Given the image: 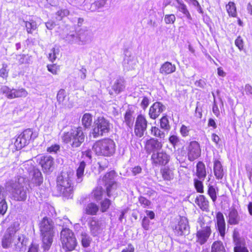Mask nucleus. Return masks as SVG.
I'll return each instance as SVG.
<instances>
[{
  "label": "nucleus",
  "mask_w": 252,
  "mask_h": 252,
  "mask_svg": "<svg viewBox=\"0 0 252 252\" xmlns=\"http://www.w3.org/2000/svg\"><path fill=\"white\" fill-rule=\"evenodd\" d=\"M218 189L214 186L209 184L207 186V194L209 195L212 202L215 203L217 200V193Z\"/></svg>",
  "instance_id": "7c9ffc66"
},
{
  "label": "nucleus",
  "mask_w": 252,
  "mask_h": 252,
  "mask_svg": "<svg viewBox=\"0 0 252 252\" xmlns=\"http://www.w3.org/2000/svg\"><path fill=\"white\" fill-rule=\"evenodd\" d=\"M123 85L122 83L119 81L116 82L113 86V90L116 93H119L123 90Z\"/></svg>",
  "instance_id": "052dcab7"
},
{
  "label": "nucleus",
  "mask_w": 252,
  "mask_h": 252,
  "mask_svg": "<svg viewBox=\"0 0 252 252\" xmlns=\"http://www.w3.org/2000/svg\"><path fill=\"white\" fill-rule=\"evenodd\" d=\"M235 45L240 50L244 49V41L241 36H239L235 40Z\"/></svg>",
  "instance_id": "4d7b16f0"
},
{
  "label": "nucleus",
  "mask_w": 252,
  "mask_h": 252,
  "mask_svg": "<svg viewBox=\"0 0 252 252\" xmlns=\"http://www.w3.org/2000/svg\"><path fill=\"white\" fill-rule=\"evenodd\" d=\"M151 222L147 217L144 216L141 221V226L145 230H149L150 229Z\"/></svg>",
  "instance_id": "603ef678"
},
{
  "label": "nucleus",
  "mask_w": 252,
  "mask_h": 252,
  "mask_svg": "<svg viewBox=\"0 0 252 252\" xmlns=\"http://www.w3.org/2000/svg\"><path fill=\"white\" fill-rule=\"evenodd\" d=\"M189 226L188 221L185 218L181 217L178 223L173 227L174 235L177 237L187 234L189 232Z\"/></svg>",
  "instance_id": "ddd939ff"
},
{
  "label": "nucleus",
  "mask_w": 252,
  "mask_h": 252,
  "mask_svg": "<svg viewBox=\"0 0 252 252\" xmlns=\"http://www.w3.org/2000/svg\"><path fill=\"white\" fill-rule=\"evenodd\" d=\"M99 207L94 202H91L86 205L84 212L87 215L95 216L97 215Z\"/></svg>",
  "instance_id": "bb28decb"
},
{
  "label": "nucleus",
  "mask_w": 252,
  "mask_h": 252,
  "mask_svg": "<svg viewBox=\"0 0 252 252\" xmlns=\"http://www.w3.org/2000/svg\"><path fill=\"white\" fill-rule=\"evenodd\" d=\"M86 163L84 161H82L79 163V165L76 170V176L80 181H82V178L84 176V170L86 167Z\"/></svg>",
  "instance_id": "ea45409f"
},
{
  "label": "nucleus",
  "mask_w": 252,
  "mask_h": 252,
  "mask_svg": "<svg viewBox=\"0 0 252 252\" xmlns=\"http://www.w3.org/2000/svg\"><path fill=\"white\" fill-rule=\"evenodd\" d=\"M178 10L186 16H189V13L186 6L183 3H180L178 6Z\"/></svg>",
  "instance_id": "bf43d9fd"
},
{
  "label": "nucleus",
  "mask_w": 252,
  "mask_h": 252,
  "mask_svg": "<svg viewBox=\"0 0 252 252\" xmlns=\"http://www.w3.org/2000/svg\"><path fill=\"white\" fill-rule=\"evenodd\" d=\"M104 190L101 186L95 187L92 192L94 198L95 200H100L102 198Z\"/></svg>",
  "instance_id": "f704fd0d"
},
{
  "label": "nucleus",
  "mask_w": 252,
  "mask_h": 252,
  "mask_svg": "<svg viewBox=\"0 0 252 252\" xmlns=\"http://www.w3.org/2000/svg\"><path fill=\"white\" fill-rule=\"evenodd\" d=\"M7 209V205L5 201V199L2 201H0V214L4 215Z\"/></svg>",
  "instance_id": "13d9d810"
},
{
  "label": "nucleus",
  "mask_w": 252,
  "mask_h": 252,
  "mask_svg": "<svg viewBox=\"0 0 252 252\" xmlns=\"http://www.w3.org/2000/svg\"><path fill=\"white\" fill-rule=\"evenodd\" d=\"M148 126L146 116L142 114H138L136 118L134 126V133L137 137H141L144 135Z\"/></svg>",
  "instance_id": "9b49d317"
},
{
  "label": "nucleus",
  "mask_w": 252,
  "mask_h": 252,
  "mask_svg": "<svg viewBox=\"0 0 252 252\" xmlns=\"http://www.w3.org/2000/svg\"><path fill=\"white\" fill-rule=\"evenodd\" d=\"M134 247L131 244H128L127 247L123 249L121 252H134Z\"/></svg>",
  "instance_id": "774afa93"
},
{
  "label": "nucleus",
  "mask_w": 252,
  "mask_h": 252,
  "mask_svg": "<svg viewBox=\"0 0 252 252\" xmlns=\"http://www.w3.org/2000/svg\"><path fill=\"white\" fill-rule=\"evenodd\" d=\"M94 125L91 134L94 138L103 136L110 130V123L104 117H98L94 121Z\"/></svg>",
  "instance_id": "0eeeda50"
},
{
  "label": "nucleus",
  "mask_w": 252,
  "mask_h": 252,
  "mask_svg": "<svg viewBox=\"0 0 252 252\" xmlns=\"http://www.w3.org/2000/svg\"><path fill=\"white\" fill-rule=\"evenodd\" d=\"M16 230L13 227H8L1 239V245L3 248L7 249L9 248L14 240Z\"/></svg>",
  "instance_id": "2eb2a0df"
},
{
  "label": "nucleus",
  "mask_w": 252,
  "mask_h": 252,
  "mask_svg": "<svg viewBox=\"0 0 252 252\" xmlns=\"http://www.w3.org/2000/svg\"><path fill=\"white\" fill-rule=\"evenodd\" d=\"M176 66L169 62H166L161 64L159 68V72L164 75H167L176 71Z\"/></svg>",
  "instance_id": "b1692460"
},
{
  "label": "nucleus",
  "mask_w": 252,
  "mask_h": 252,
  "mask_svg": "<svg viewBox=\"0 0 252 252\" xmlns=\"http://www.w3.org/2000/svg\"><path fill=\"white\" fill-rule=\"evenodd\" d=\"M39 228L42 248L44 251H47L50 248L53 242L55 235L54 223L51 219L45 217L39 222Z\"/></svg>",
  "instance_id": "f257e3e1"
},
{
  "label": "nucleus",
  "mask_w": 252,
  "mask_h": 252,
  "mask_svg": "<svg viewBox=\"0 0 252 252\" xmlns=\"http://www.w3.org/2000/svg\"><path fill=\"white\" fill-rule=\"evenodd\" d=\"M211 252H226V251L223 242L220 240H217L212 243Z\"/></svg>",
  "instance_id": "c756f323"
},
{
  "label": "nucleus",
  "mask_w": 252,
  "mask_h": 252,
  "mask_svg": "<svg viewBox=\"0 0 252 252\" xmlns=\"http://www.w3.org/2000/svg\"><path fill=\"white\" fill-rule=\"evenodd\" d=\"M38 163L41 166L44 173L49 172L54 166V158L51 156H43L39 158Z\"/></svg>",
  "instance_id": "dca6fc26"
},
{
  "label": "nucleus",
  "mask_w": 252,
  "mask_h": 252,
  "mask_svg": "<svg viewBox=\"0 0 252 252\" xmlns=\"http://www.w3.org/2000/svg\"><path fill=\"white\" fill-rule=\"evenodd\" d=\"M162 143L154 137L147 139L144 143V149L148 154L156 153L162 149Z\"/></svg>",
  "instance_id": "f8f14e48"
},
{
  "label": "nucleus",
  "mask_w": 252,
  "mask_h": 252,
  "mask_svg": "<svg viewBox=\"0 0 252 252\" xmlns=\"http://www.w3.org/2000/svg\"><path fill=\"white\" fill-rule=\"evenodd\" d=\"M47 70L54 75H57L60 70V66L56 64H48L47 65Z\"/></svg>",
  "instance_id": "3c124183"
},
{
  "label": "nucleus",
  "mask_w": 252,
  "mask_h": 252,
  "mask_svg": "<svg viewBox=\"0 0 252 252\" xmlns=\"http://www.w3.org/2000/svg\"><path fill=\"white\" fill-rule=\"evenodd\" d=\"M90 232L93 236L97 235L101 231V224L96 217H92L88 222Z\"/></svg>",
  "instance_id": "412c9836"
},
{
  "label": "nucleus",
  "mask_w": 252,
  "mask_h": 252,
  "mask_svg": "<svg viewBox=\"0 0 252 252\" xmlns=\"http://www.w3.org/2000/svg\"><path fill=\"white\" fill-rule=\"evenodd\" d=\"M32 183L35 186H40L43 183V176L41 172L38 169L33 170L32 177Z\"/></svg>",
  "instance_id": "c85d7f7f"
},
{
  "label": "nucleus",
  "mask_w": 252,
  "mask_h": 252,
  "mask_svg": "<svg viewBox=\"0 0 252 252\" xmlns=\"http://www.w3.org/2000/svg\"><path fill=\"white\" fill-rule=\"evenodd\" d=\"M213 163V170L216 179L218 180L222 179L224 172L221 162L219 159L215 158L214 159Z\"/></svg>",
  "instance_id": "4be33fe9"
},
{
  "label": "nucleus",
  "mask_w": 252,
  "mask_h": 252,
  "mask_svg": "<svg viewBox=\"0 0 252 252\" xmlns=\"http://www.w3.org/2000/svg\"><path fill=\"white\" fill-rule=\"evenodd\" d=\"M57 99L58 103L62 106H65L69 101V98L64 89H60L57 94Z\"/></svg>",
  "instance_id": "a878e982"
},
{
  "label": "nucleus",
  "mask_w": 252,
  "mask_h": 252,
  "mask_svg": "<svg viewBox=\"0 0 252 252\" xmlns=\"http://www.w3.org/2000/svg\"><path fill=\"white\" fill-rule=\"evenodd\" d=\"M233 251L234 252H249L248 249L245 246L244 241H243L242 243L235 245Z\"/></svg>",
  "instance_id": "c03bdc74"
},
{
  "label": "nucleus",
  "mask_w": 252,
  "mask_h": 252,
  "mask_svg": "<svg viewBox=\"0 0 252 252\" xmlns=\"http://www.w3.org/2000/svg\"><path fill=\"white\" fill-rule=\"evenodd\" d=\"M226 10L229 16H234L237 15V9L235 3L233 1H229L225 5Z\"/></svg>",
  "instance_id": "c9c22d12"
},
{
  "label": "nucleus",
  "mask_w": 252,
  "mask_h": 252,
  "mask_svg": "<svg viewBox=\"0 0 252 252\" xmlns=\"http://www.w3.org/2000/svg\"><path fill=\"white\" fill-rule=\"evenodd\" d=\"M112 204V202L109 198H106L100 202V209L102 213H105L108 211Z\"/></svg>",
  "instance_id": "e433bc0d"
},
{
  "label": "nucleus",
  "mask_w": 252,
  "mask_h": 252,
  "mask_svg": "<svg viewBox=\"0 0 252 252\" xmlns=\"http://www.w3.org/2000/svg\"><path fill=\"white\" fill-rule=\"evenodd\" d=\"M38 133L32 128L24 129L15 139L14 145L17 150H20L33 142L38 137Z\"/></svg>",
  "instance_id": "423d86ee"
},
{
  "label": "nucleus",
  "mask_w": 252,
  "mask_h": 252,
  "mask_svg": "<svg viewBox=\"0 0 252 252\" xmlns=\"http://www.w3.org/2000/svg\"><path fill=\"white\" fill-rule=\"evenodd\" d=\"M57 186L62 194L66 197H69L73 191V187L68 178H64L62 174L57 178Z\"/></svg>",
  "instance_id": "6e6552de"
},
{
  "label": "nucleus",
  "mask_w": 252,
  "mask_h": 252,
  "mask_svg": "<svg viewBox=\"0 0 252 252\" xmlns=\"http://www.w3.org/2000/svg\"><path fill=\"white\" fill-rule=\"evenodd\" d=\"M164 108V106L160 102H154L149 108V117L153 120L156 119L163 111Z\"/></svg>",
  "instance_id": "f3484780"
},
{
  "label": "nucleus",
  "mask_w": 252,
  "mask_h": 252,
  "mask_svg": "<svg viewBox=\"0 0 252 252\" xmlns=\"http://www.w3.org/2000/svg\"><path fill=\"white\" fill-rule=\"evenodd\" d=\"M138 201L144 208H149L151 205V201L142 196L138 197Z\"/></svg>",
  "instance_id": "09e8293b"
},
{
  "label": "nucleus",
  "mask_w": 252,
  "mask_h": 252,
  "mask_svg": "<svg viewBox=\"0 0 252 252\" xmlns=\"http://www.w3.org/2000/svg\"><path fill=\"white\" fill-rule=\"evenodd\" d=\"M81 244L84 248H87L90 246L91 238L86 234H82Z\"/></svg>",
  "instance_id": "a18cd8bd"
},
{
  "label": "nucleus",
  "mask_w": 252,
  "mask_h": 252,
  "mask_svg": "<svg viewBox=\"0 0 252 252\" xmlns=\"http://www.w3.org/2000/svg\"><path fill=\"white\" fill-rule=\"evenodd\" d=\"M198 226H197L195 233L196 242L200 245L205 244L212 234V220L207 221L204 216H200L197 220Z\"/></svg>",
  "instance_id": "20e7f679"
},
{
  "label": "nucleus",
  "mask_w": 252,
  "mask_h": 252,
  "mask_svg": "<svg viewBox=\"0 0 252 252\" xmlns=\"http://www.w3.org/2000/svg\"><path fill=\"white\" fill-rule=\"evenodd\" d=\"M149 104V99L147 96H144L141 102V106L143 110H145Z\"/></svg>",
  "instance_id": "0e129e2a"
},
{
  "label": "nucleus",
  "mask_w": 252,
  "mask_h": 252,
  "mask_svg": "<svg viewBox=\"0 0 252 252\" xmlns=\"http://www.w3.org/2000/svg\"><path fill=\"white\" fill-rule=\"evenodd\" d=\"M160 173L165 181H170L174 178V169L169 166H165L160 169Z\"/></svg>",
  "instance_id": "5701e85b"
},
{
  "label": "nucleus",
  "mask_w": 252,
  "mask_h": 252,
  "mask_svg": "<svg viewBox=\"0 0 252 252\" xmlns=\"http://www.w3.org/2000/svg\"><path fill=\"white\" fill-rule=\"evenodd\" d=\"M60 146L57 144L51 145L47 148V151L49 153H57L60 150Z\"/></svg>",
  "instance_id": "e2e57ef3"
},
{
  "label": "nucleus",
  "mask_w": 252,
  "mask_h": 252,
  "mask_svg": "<svg viewBox=\"0 0 252 252\" xmlns=\"http://www.w3.org/2000/svg\"><path fill=\"white\" fill-rule=\"evenodd\" d=\"M16 60L18 64L19 65L28 63V59L27 55L24 54H20L17 56Z\"/></svg>",
  "instance_id": "5fc2aeb1"
},
{
  "label": "nucleus",
  "mask_w": 252,
  "mask_h": 252,
  "mask_svg": "<svg viewBox=\"0 0 252 252\" xmlns=\"http://www.w3.org/2000/svg\"><path fill=\"white\" fill-rule=\"evenodd\" d=\"M58 49H56L55 48H53L51 50V53L49 54L48 59L51 62H54L56 59V54Z\"/></svg>",
  "instance_id": "680f3d73"
},
{
  "label": "nucleus",
  "mask_w": 252,
  "mask_h": 252,
  "mask_svg": "<svg viewBox=\"0 0 252 252\" xmlns=\"http://www.w3.org/2000/svg\"><path fill=\"white\" fill-rule=\"evenodd\" d=\"M85 134L80 126H74L69 131L64 132L62 136V140L64 144H69L72 148L79 147L84 142Z\"/></svg>",
  "instance_id": "7ed1b4c3"
},
{
  "label": "nucleus",
  "mask_w": 252,
  "mask_h": 252,
  "mask_svg": "<svg viewBox=\"0 0 252 252\" xmlns=\"http://www.w3.org/2000/svg\"><path fill=\"white\" fill-rule=\"evenodd\" d=\"M170 159V156L163 150L153 153L151 157L152 164L156 166H165L169 163Z\"/></svg>",
  "instance_id": "9d476101"
},
{
  "label": "nucleus",
  "mask_w": 252,
  "mask_h": 252,
  "mask_svg": "<svg viewBox=\"0 0 252 252\" xmlns=\"http://www.w3.org/2000/svg\"><path fill=\"white\" fill-rule=\"evenodd\" d=\"M12 89L7 86H2L0 88V94L4 95L8 99H12Z\"/></svg>",
  "instance_id": "37998d69"
},
{
  "label": "nucleus",
  "mask_w": 252,
  "mask_h": 252,
  "mask_svg": "<svg viewBox=\"0 0 252 252\" xmlns=\"http://www.w3.org/2000/svg\"><path fill=\"white\" fill-rule=\"evenodd\" d=\"M116 176V173L114 170H111L106 172L102 177V180L104 184H109L112 182H116L114 181Z\"/></svg>",
  "instance_id": "2f4dec72"
},
{
  "label": "nucleus",
  "mask_w": 252,
  "mask_h": 252,
  "mask_svg": "<svg viewBox=\"0 0 252 252\" xmlns=\"http://www.w3.org/2000/svg\"><path fill=\"white\" fill-rule=\"evenodd\" d=\"M81 123L85 129L90 128L93 124V115L89 113L84 114L81 119Z\"/></svg>",
  "instance_id": "cd10ccee"
},
{
  "label": "nucleus",
  "mask_w": 252,
  "mask_h": 252,
  "mask_svg": "<svg viewBox=\"0 0 252 252\" xmlns=\"http://www.w3.org/2000/svg\"><path fill=\"white\" fill-rule=\"evenodd\" d=\"M160 127L165 130H169L171 126L168 119L166 115L163 116L159 120Z\"/></svg>",
  "instance_id": "58836bf2"
},
{
  "label": "nucleus",
  "mask_w": 252,
  "mask_h": 252,
  "mask_svg": "<svg viewBox=\"0 0 252 252\" xmlns=\"http://www.w3.org/2000/svg\"><path fill=\"white\" fill-rule=\"evenodd\" d=\"M169 141L170 143L173 146V147H175L177 145L179 142V137L175 135H171L168 138Z\"/></svg>",
  "instance_id": "6e6d98bb"
},
{
  "label": "nucleus",
  "mask_w": 252,
  "mask_h": 252,
  "mask_svg": "<svg viewBox=\"0 0 252 252\" xmlns=\"http://www.w3.org/2000/svg\"><path fill=\"white\" fill-rule=\"evenodd\" d=\"M196 175L201 180H204L206 177L205 165L202 161H199L196 164Z\"/></svg>",
  "instance_id": "393cba45"
},
{
  "label": "nucleus",
  "mask_w": 252,
  "mask_h": 252,
  "mask_svg": "<svg viewBox=\"0 0 252 252\" xmlns=\"http://www.w3.org/2000/svg\"><path fill=\"white\" fill-rule=\"evenodd\" d=\"M58 16H67L69 14V10L66 8H62L57 12Z\"/></svg>",
  "instance_id": "338daca9"
},
{
  "label": "nucleus",
  "mask_w": 252,
  "mask_h": 252,
  "mask_svg": "<svg viewBox=\"0 0 252 252\" xmlns=\"http://www.w3.org/2000/svg\"><path fill=\"white\" fill-rule=\"evenodd\" d=\"M190 130V129L189 126H186L185 125H182L180 128V132L182 136L183 137L189 136Z\"/></svg>",
  "instance_id": "8fccbe9b"
},
{
  "label": "nucleus",
  "mask_w": 252,
  "mask_h": 252,
  "mask_svg": "<svg viewBox=\"0 0 252 252\" xmlns=\"http://www.w3.org/2000/svg\"><path fill=\"white\" fill-rule=\"evenodd\" d=\"M25 26L27 31L29 33H32L37 28L36 23L32 21L26 22Z\"/></svg>",
  "instance_id": "de8ad7c7"
},
{
  "label": "nucleus",
  "mask_w": 252,
  "mask_h": 252,
  "mask_svg": "<svg viewBox=\"0 0 252 252\" xmlns=\"http://www.w3.org/2000/svg\"><path fill=\"white\" fill-rule=\"evenodd\" d=\"M7 65L5 63L2 64V67L0 69V77L6 79L8 76V69H7Z\"/></svg>",
  "instance_id": "864d4df0"
},
{
  "label": "nucleus",
  "mask_w": 252,
  "mask_h": 252,
  "mask_svg": "<svg viewBox=\"0 0 252 252\" xmlns=\"http://www.w3.org/2000/svg\"><path fill=\"white\" fill-rule=\"evenodd\" d=\"M187 156L190 161L198 159L201 156V149L198 142L193 140L190 141L186 147Z\"/></svg>",
  "instance_id": "1a4fd4ad"
},
{
  "label": "nucleus",
  "mask_w": 252,
  "mask_h": 252,
  "mask_svg": "<svg viewBox=\"0 0 252 252\" xmlns=\"http://www.w3.org/2000/svg\"><path fill=\"white\" fill-rule=\"evenodd\" d=\"M11 193L12 198L16 201H25L27 198V191L23 186L13 188Z\"/></svg>",
  "instance_id": "a211bd4d"
},
{
  "label": "nucleus",
  "mask_w": 252,
  "mask_h": 252,
  "mask_svg": "<svg viewBox=\"0 0 252 252\" xmlns=\"http://www.w3.org/2000/svg\"><path fill=\"white\" fill-rule=\"evenodd\" d=\"M28 94V92L24 88L12 89V99L25 97Z\"/></svg>",
  "instance_id": "473e14b6"
},
{
  "label": "nucleus",
  "mask_w": 252,
  "mask_h": 252,
  "mask_svg": "<svg viewBox=\"0 0 252 252\" xmlns=\"http://www.w3.org/2000/svg\"><path fill=\"white\" fill-rule=\"evenodd\" d=\"M60 241L62 247L65 252L74 250L77 245L74 232L68 228H63L61 231Z\"/></svg>",
  "instance_id": "39448f33"
},
{
  "label": "nucleus",
  "mask_w": 252,
  "mask_h": 252,
  "mask_svg": "<svg viewBox=\"0 0 252 252\" xmlns=\"http://www.w3.org/2000/svg\"><path fill=\"white\" fill-rule=\"evenodd\" d=\"M215 226L221 238L224 239L226 233V223L224 217L220 211L217 212L216 214Z\"/></svg>",
  "instance_id": "4468645a"
},
{
  "label": "nucleus",
  "mask_w": 252,
  "mask_h": 252,
  "mask_svg": "<svg viewBox=\"0 0 252 252\" xmlns=\"http://www.w3.org/2000/svg\"><path fill=\"white\" fill-rule=\"evenodd\" d=\"M150 131L152 135L155 137L163 138L164 137V133L161 131L158 127L156 126H151Z\"/></svg>",
  "instance_id": "79ce46f5"
},
{
  "label": "nucleus",
  "mask_w": 252,
  "mask_h": 252,
  "mask_svg": "<svg viewBox=\"0 0 252 252\" xmlns=\"http://www.w3.org/2000/svg\"><path fill=\"white\" fill-rule=\"evenodd\" d=\"M28 252H38V245L32 243L30 246Z\"/></svg>",
  "instance_id": "69168bd1"
},
{
  "label": "nucleus",
  "mask_w": 252,
  "mask_h": 252,
  "mask_svg": "<svg viewBox=\"0 0 252 252\" xmlns=\"http://www.w3.org/2000/svg\"><path fill=\"white\" fill-rule=\"evenodd\" d=\"M105 187V192L108 197H110L112 195V192L117 189V182H112L109 184H104Z\"/></svg>",
  "instance_id": "a19ab883"
},
{
  "label": "nucleus",
  "mask_w": 252,
  "mask_h": 252,
  "mask_svg": "<svg viewBox=\"0 0 252 252\" xmlns=\"http://www.w3.org/2000/svg\"><path fill=\"white\" fill-rule=\"evenodd\" d=\"M133 111L127 109L124 115V122L129 127H131L133 124L134 118L133 117Z\"/></svg>",
  "instance_id": "72a5a7b5"
},
{
  "label": "nucleus",
  "mask_w": 252,
  "mask_h": 252,
  "mask_svg": "<svg viewBox=\"0 0 252 252\" xmlns=\"http://www.w3.org/2000/svg\"><path fill=\"white\" fill-rule=\"evenodd\" d=\"M240 221V217L239 213L235 208L229 209L227 216V223L230 225L239 224Z\"/></svg>",
  "instance_id": "6ab92c4d"
},
{
  "label": "nucleus",
  "mask_w": 252,
  "mask_h": 252,
  "mask_svg": "<svg viewBox=\"0 0 252 252\" xmlns=\"http://www.w3.org/2000/svg\"><path fill=\"white\" fill-rule=\"evenodd\" d=\"M204 180L199 179V178H194L193 179V185L197 192L203 193L204 192L203 182Z\"/></svg>",
  "instance_id": "4c0bfd02"
},
{
  "label": "nucleus",
  "mask_w": 252,
  "mask_h": 252,
  "mask_svg": "<svg viewBox=\"0 0 252 252\" xmlns=\"http://www.w3.org/2000/svg\"><path fill=\"white\" fill-rule=\"evenodd\" d=\"M194 201L195 204L202 211L205 212L209 211V201L204 195H198L196 197Z\"/></svg>",
  "instance_id": "aec40b11"
},
{
  "label": "nucleus",
  "mask_w": 252,
  "mask_h": 252,
  "mask_svg": "<svg viewBox=\"0 0 252 252\" xmlns=\"http://www.w3.org/2000/svg\"><path fill=\"white\" fill-rule=\"evenodd\" d=\"M116 145L114 141L108 137L95 141L92 150L95 155L99 157H110L116 152Z\"/></svg>",
  "instance_id": "f03ea898"
},
{
  "label": "nucleus",
  "mask_w": 252,
  "mask_h": 252,
  "mask_svg": "<svg viewBox=\"0 0 252 252\" xmlns=\"http://www.w3.org/2000/svg\"><path fill=\"white\" fill-rule=\"evenodd\" d=\"M232 239L235 245L242 243L243 242L241 241L240 234L237 228H234L233 230Z\"/></svg>",
  "instance_id": "49530a36"
}]
</instances>
